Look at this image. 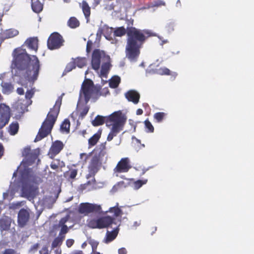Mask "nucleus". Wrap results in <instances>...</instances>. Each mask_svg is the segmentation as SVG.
Returning a JSON list of instances; mask_svg holds the SVG:
<instances>
[{"instance_id":"f257e3e1","label":"nucleus","mask_w":254,"mask_h":254,"mask_svg":"<svg viewBox=\"0 0 254 254\" xmlns=\"http://www.w3.org/2000/svg\"><path fill=\"white\" fill-rule=\"evenodd\" d=\"M11 68L14 75L20 80L27 81L32 84L37 79L40 69V61L36 56H30L25 49H14L12 53Z\"/></svg>"},{"instance_id":"f03ea898","label":"nucleus","mask_w":254,"mask_h":254,"mask_svg":"<svg viewBox=\"0 0 254 254\" xmlns=\"http://www.w3.org/2000/svg\"><path fill=\"white\" fill-rule=\"evenodd\" d=\"M127 45L126 47V57L131 62H136L140 54V49L146 40L151 36V32L147 30H140L132 27L133 20H126Z\"/></svg>"},{"instance_id":"7ed1b4c3","label":"nucleus","mask_w":254,"mask_h":254,"mask_svg":"<svg viewBox=\"0 0 254 254\" xmlns=\"http://www.w3.org/2000/svg\"><path fill=\"white\" fill-rule=\"evenodd\" d=\"M61 104L62 99L59 98L53 108L50 109L46 118L43 122L38 134L35 138V142L41 140L51 133L60 112Z\"/></svg>"},{"instance_id":"20e7f679","label":"nucleus","mask_w":254,"mask_h":254,"mask_svg":"<svg viewBox=\"0 0 254 254\" xmlns=\"http://www.w3.org/2000/svg\"><path fill=\"white\" fill-rule=\"evenodd\" d=\"M80 94L84 96L86 103L89 102L92 95H95L96 99L101 95L100 89L94 87L93 82L90 79H86L82 83Z\"/></svg>"},{"instance_id":"39448f33","label":"nucleus","mask_w":254,"mask_h":254,"mask_svg":"<svg viewBox=\"0 0 254 254\" xmlns=\"http://www.w3.org/2000/svg\"><path fill=\"white\" fill-rule=\"evenodd\" d=\"M123 116L121 111L115 112L109 116L103 117L97 115L92 121V125L94 127H97L106 124L107 127H110L114 122V120H117Z\"/></svg>"},{"instance_id":"423d86ee","label":"nucleus","mask_w":254,"mask_h":254,"mask_svg":"<svg viewBox=\"0 0 254 254\" xmlns=\"http://www.w3.org/2000/svg\"><path fill=\"white\" fill-rule=\"evenodd\" d=\"M114 220V218L110 216H106L96 219H91L88 221L87 225L89 227L92 229H103L108 228L113 223Z\"/></svg>"},{"instance_id":"0eeeda50","label":"nucleus","mask_w":254,"mask_h":254,"mask_svg":"<svg viewBox=\"0 0 254 254\" xmlns=\"http://www.w3.org/2000/svg\"><path fill=\"white\" fill-rule=\"evenodd\" d=\"M126 122V118L124 115L122 116L117 120H114L111 131L107 136V140L111 141L114 137L117 136L121 130H123L124 126Z\"/></svg>"},{"instance_id":"6e6552de","label":"nucleus","mask_w":254,"mask_h":254,"mask_svg":"<svg viewBox=\"0 0 254 254\" xmlns=\"http://www.w3.org/2000/svg\"><path fill=\"white\" fill-rule=\"evenodd\" d=\"M101 166L102 162L100 160V156L97 154L93 156L88 167L89 173L87 175V178L88 179L91 177H94L100 169Z\"/></svg>"},{"instance_id":"1a4fd4ad","label":"nucleus","mask_w":254,"mask_h":254,"mask_svg":"<svg viewBox=\"0 0 254 254\" xmlns=\"http://www.w3.org/2000/svg\"><path fill=\"white\" fill-rule=\"evenodd\" d=\"M102 57L107 58L108 59H110L109 56L106 55L104 51L98 49L94 50L91 62L92 68L94 70L97 71L99 69L101 65V59Z\"/></svg>"},{"instance_id":"9d476101","label":"nucleus","mask_w":254,"mask_h":254,"mask_svg":"<svg viewBox=\"0 0 254 254\" xmlns=\"http://www.w3.org/2000/svg\"><path fill=\"white\" fill-rule=\"evenodd\" d=\"M64 40L63 37L58 32H54L50 35L48 41L47 46L50 50L60 48L63 45Z\"/></svg>"},{"instance_id":"9b49d317","label":"nucleus","mask_w":254,"mask_h":254,"mask_svg":"<svg viewBox=\"0 0 254 254\" xmlns=\"http://www.w3.org/2000/svg\"><path fill=\"white\" fill-rule=\"evenodd\" d=\"M101 207L99 205L89 203H82L79 206L78 211L81 214L87 215L90 213L99 214L101 212Z\"/></svg>"},{"instance_id":"f8f14e48","label":"nucleus","mask_w":254,"mask_h":254,"mask_svg":"<svg viewBox=\"0 0 254 254\" xmlns=\"http://www.w3.org/2000/svg\"><path fill=\"white\" fill-rule=\"evenodd\" d=\"M10 109L5 104H0V129L8 124L11 117Z\"/></svg>"},{"instance_id":"ddd939ff","label":"nucleus","mask_w":254,"mask_h":254,"mask_svg":"<svg viewBox=\"0 0 254 254\" xmlns=\"http://www.w3.org/2000/svg\"><path fill=\"white\" fill-rule=\"evenodd\" d=\"M86 64L87 59L85 57H78L76 58H72L71 61L66 64L64 71L67 73L75 69L76 66L79 68H82Z\"/></svg>"},{"instance_id":"4468645a","label":"nucleus","mask_w":254,"mask_h":254,"mask_svg":"<svg viewBox=\"0 0 254 254\" xmlns=\"http://www.w3.org/2000/svg\"><path fill=\"white\" fill-rule=\"evenodd\" d=\"M37 190L34 186L28 184H25L22 187V196L29 200L33 199L37 194Z\"/></svg>"},{"instance_id":"2eb2a0df","label":"nucleus","mask_w":254,"mask_h":254,"mask_svg":"<svg viewBox=\"0 0 254 254\" xmlns=\"http://www.w3.org/2000/svg\"><path fill=\"white\" fill-rule=\"evenodd\" d=\"M131 168L129 159L127 157L123 158L118 163L114 171L115 173H126Z\"/></svg>"},{"instance_id":"dca6fc26","label":"nucleus","mask_w":254,"mask_h":254,"mask_svg":"<svg viewBox=\"0 0 254 254\" xmlns=\"http://www.w3.org/2000/svg\"><path fill=\"white\" fill-rule=\"evenodd\" d=\"M64 146V145L62 141L57 140L53 142L48 152L50 158L53 159L63 150Z\"/></svg>"},{"instance_id":"f3484780","label":"nucleus","mask_w":254,"mask_h":254,"mask_svg":"<svg viewBox=\"0 0 254 254\" xmlns=\"http://www.w3.org/2000/svg\"><path fill=\"white\" fill-rule=\"evenodd\" d=\"M30 214L28 211L24 208H21L18 212L17 223L19 227H24L28 222Z\"/></svg>"},{"instance_id":"a211bd4d","label":"nucleus","mask_w":254,"mask_h":254,"mask_svg":"<svg viewBox=\"0 0 254 254\" xmlns=\"http://www.w3.org/2000/svg\"><path fill=\"white\" fill-rule=\"evenodd\" d=\"M125 96L129 102L134 104H137L139 101L140 94L135 90H130L125 93Z\"/></svg>"},{"instance_id":"6ab92c4d","label":"nucleus","mask_w":254,"mask_h":254,"mask_svg":"<svg viewBox=\"0 0 254 254\" xmlns=\"http://www.w3.org/2000/svg\"><path fill=\"white\" fill-rule=\"evenodd\" d=\"M25 43L29 49L37 52L38 48V40L37 38H29L26 40Z\"/></svg>"},{"instance_id":"aec40b11","label":"nucleus","mask_w":254,"mask_h":254,"mask_svg":"<svg viewBox=\"0 0 254 254\" xmlns=\"http://www.w3.org/2000/svg\"><path fill=\"white\" fill-rule=\"evenodd\" d=\"M11 219L7 216L2 217L0 219V230L6 231L9 230L11 225Z\"/></svg>"},{"instance_id":"412c9836","label":"nucleus","mask_w":254,"mask_h":254,"mask_svg":"<svg viewBox=\"0 0 254 254\" xmlns=\"http://www.w3.org/2000/svg\"><path fill=\"white\" fill-rule=\"evenodd\" d=\"M101 134L102 130L99 129L96 133L88 139L89 147L94 146L97 144L101 137Z\"/></svg>"},{"instance_id":"4be33fe9","label":"nucleus","mask_w":254,"mask_h":254,"mask_svg":"<svg viewBox=\"0 0 254 254\" xmlns=\"http://www.w3.org/2000/svg\"><path fill=\"white\" fill-rule=\"evenodd\" d=\"M0 85L2 87V92L4 94H9L14 89L13 85L10 82L2 81Z\"/></svg>"},{"instance_id":"5701e85b","label":"nucleus","mask_w":254,"mask_h":254,"mask_svg":"<svg viewBox=\"0 0 254 254\" xmlns=\"http://www.w3.org/2000/svg\"><path fill=\"white\" fill-rule=\"evenodd\" d=\"M19 34L18 30L14 28H10L5 30L2 33V36L5 39L12 38Z\"/></svg>"},{"instance_id":"b1692460","label":"nucleus","mask_w":254,"mask_h":254,"mask_svg":"<svg viewBox=\"0 0 254 254\" xmlns=\"http://www.w3.org/2000/svg\"><path fill=\"white\" fill-rule=\"evenodd\" d=\"M19 127V124L17 122H12L7 128V131L11 135H14L18 132Z\"/></svg>"},{"instance_id":"393cba45","label":"nucleus","mask_w":254,"mask_h":254,"mask_svg":"<svg viewBox=\"0 0 254 254\" xmlns=\"http://www.w3.org/2000/svg\"><path fill=\"white\" fill-rule=\"evenodd\" d=\"M31 6L33 10L37 13L43 9V4L39 0H31Z\"/></svg>"},{"instance_id":"a878e982","label":"nucleus","mask_w":254,"mask_h":254,"mask_svg":"<svg viewBox=\"0 0 254 254\" xmlns=\"http://www.w3.org/2000/svg\"><path fill=\"white\" fill-rule=\"evenodd\" d=\"M119 229L117 228L111 232L107 231L106 236V242L109 243L113 241L117 236Z\"/></svg>"},{"instance_id":"bb28decb","label":"nucleus","mask_w":254,"mask_h":254,"mask_svg":"<svg viewBox=\"0 0 254 254\" xmlns=\"http://www.w3.org/2000/svg\"><path fill=\"white\" fill-rule=\"evenodd\" d=\"M110 67L111 64L109 62H108L103 63L101 66V69L100 71V76L106 77L110 70Z\"/></svg>"},{"instance_id":"cd10ccee","label":"nucleus","mask_w":254,"mask_h":254,"mask_svg":"<svg viewBox=\"0 0 254 254\" xmlns=\"http://www.w3.org/2000/svg\"><path fill=\"white\" fill-rule=\"evenodd\" d=\"M82 10L85 18L88 19L90 15L91 8L86 1L82 2Z\"/></svg>"},{"instance_id":"c85d7f7f","label":"nucleus","mask_w":254,"mask_h":254,"mask_svg":"<svg viewBox=\"0 0 254 254\" xmlns=\"http://www.w3.org/2000/svg\"><path fill=\"white\" fill-rule=\"evenodd\" d=\"M107 212L114 213V216L115 217H118L123 214L122 210L119 207L118 203H117L116 206L110 207Z\"/></svg>"},{"instance_id":"c756f323","label":"nucleus","mask_w":254,"mask_h":254,"mask_svg":"<svg viewBox=\"0 0 254 254\" xmlns=\"http://www.w3.org/2000/svg\"><path fill=\"white\" fill-rule=\"evenodd\" d=\"M67 25L71 28L74 29L80 25L79 20L75 17H71L67 22Z\"/></svg>"},{"instance_id":"7c9ffc66","label":"nucleus","mask_w":254,"mask_h":254,"mask_svg":"<svg viewBox=\"0 0 254 254\" xmlns=\"http://www.w3.org/2000/svg\"><path fill=\"white\" fill-rule=\"evenodd\" d=\"M70 129V122L68 119H65L61 125V130L63 132L68 133Z\"/></svg>"},{"instance_id":"2f4dec72","label":"nucleus","mask_w":254,"mask_h":254,"mask_svg":"<svg viewBox=\"0 0 254 254\" xmlns=\"http://www.w3.org/2000/svg\"><path fill=\"white\" fill-rule=\"evenodd\" d=\"M121 82V78L118 76L113 77L109 82L110 87L112 88H117Z\"/></svg>"},{"instance_id":"473e14b6","label":"nucleus","mask_w":254,"mask_h":254,"mask_svg":"<svg viewBox=\"0 0 254 254\" xmlns=\"http://www.w3.org/2000/svg\"><path fill=\"white\" fill-rule=\"evenodd\" d=\"M166 114L164 112H157L154 114L153 118L157 123L162 122L166 116Z\"/></svg>"},{"instance_id":"72a5a7b5","label":"nucleus","mask_w":254,"mask_h":254,"mask_svg":"<svg viewBox=\"0 0 254 254\" xmlns=\"http://www.w3.org/2000/svg\"><path fill=\"white\" fill-rule=\"evenodd\" d=\"M126 33H127V30L123 26L116 28L114 32V35L117 37L123 36Z\"/></svg>"},{"instance_id":"f704fd0d","label":"nucleus","mask_w":254,"mask_h":254,"mask_svg":"<svg viewBox=\"0 0 254 254\" xmlns=\"http://www.w3.org/2000/svg\"><path fill=\"white\" fill-rule=\"evenodd\" d=\"M64 166V163L63 161L61 162L59 159H57L52 162L50 165L51 168L54 170H57L60 166L63 167Z\"/></svg>"},{"instance_id":"c9c22d12","label":"nucleus","mask_w":254,"mask_h":254,"mask_svg":"<svg viewBox=\"0 0 254 254\" xmlns=\"http://www.w3.org/2000/svg\"><path fill=\"white\" fill-rule=\"evenodd\" d=\"M147 180H138L135 181L133 184V187L135 190H138L143 185L147 183Z\"/></svg>"},{"instance_id":"e433bc0d","label":"nucleus","mask_w":254,"mask_h":254,"mask_svg":"<svg viewBox=\"0 0 254 254\" xmlns=\"http://www.w3.org/2000/svg\"><path fill=\"white\" fill-rule=\"evenodd\" d=\"M64 238V236L62 237H58L56 238L52 242V248L54 249L59 246H61L63 243Z\"/></svg>"},{"instance_id":"4c0bfd02","label":"nucleus","mask_w":254,"mask_h":254,"mask_svg":"<svg viewBox=\"0 0 254 254\" xmlns=\"http://www.w3.org/2000/svg\"><path fill=\"white\" fill-rule=\"evenodd\" d=\"M126 187H127V185L124 181H120L113 186V187L112 189V191L113 192H116L119 189L123 188H126Z\"/></svg>"},{"instance_id":"58836bf2","label":"nucleus","mask_w":254,"mask_h":254,"mask_svg":"<svg viewBox=\"0 0 254 254\" xmlns=\"http://www.w3.org/2000/svg\"><path fill=\"white\" fill-rule=\"evenodd\" d=\"M144 125L145 127V129L146 130V132H153L154 131V128L153 126L150 122L148 120V119H146L144 122Z\"/></svg>"},{"instance_id":"ea45409f","label":"nucleus","mask_w":254,"mask_h":254,"mask_svg":"<svg viewBox=\"0 0 254 254\" xmlns=\"http://www.w3.org/2000/svg\"><path fill=\"white\" fill-rule=\"evenodd\" d=\"M66 174L68 177V178L74 179L77 176V170L75 169H70L68 171L66 172Z\"/></svg>"},{"instance_id":"a19ab883","label":"nucleus","mask_w":254,"mask_h":254,"mask_svg":"<svg viewBox=\"0 0 254 254\" xmlns=\"http://www.w3.org/2000/svg\"><path fill=\"white\" fill-rule=\"evenodd\" d=\"M158 73L162 75H169L171 74V72L169 69L167 67H161L158 69Z\"/></svg>"},{"instance_id":"79ce46f5","label":"nucleus","mask_w":254,"mask_h":254,"mask_svg":"<svg viewBox=\"0 0 254 254\" xmlns=\"http://www.w3.org/2000/svg\"><path fill=\"white\" fill-rule=\"evenodd\" d=\"M31 150L30 147L25 148L22 151V155L25 157H30L31 156Z\"/></svg>"},{"instance_id":"37998d69","label":"nucleus","mask_w":254,"mask_h":254,"mask_svg":"<svg viewBox=\"0 0 254 254\" xmlns=\"http://www.w3.org/2000/svg\"><path fill=\"white\" fill-rule=\"evenodd\" d=\"M34 93L35 91L33 89L28 90L25 93V98L26 99H31L33 97Z\"/></svg>"},{"instance_id":"c03bdc74","label":"nucleus","mask_w":254,"mask_h":254,"mask_svg":"<svg viewBox=\"0 0 254 254\" xmlns=\"http://www.w3.org/2000/svg\"><path fill=\"white\" fill-rule=\"evenodd\" d=\"M89 110V107L88 106H85L81 110L80 114V116L82 118H84L88 113Z\"/></svg>"},{"instance_id":"a18cd8bd","label":"nucleus","mask_w":254,"mask_h":254,"mask_svg":"<svg viewBox=\"0 0 254 254\" xmlns=\"http://www.w3.org/2000/svg\"><path fill=\"white\" fill-rule=\"evenodd\" d=\"M68 232V227L66 225H63L61 231L60 232V235L62 234H65Z\"/></svg>"},{"instance_id":"49530a36","label":"nucleus","mask_w":254,"mask_h":254,"mask_svg":"<svg viewBox=\"0 0 254 254\" xmlns=\"http://www.w3.org/2000/svg\"><path fill=\"white\" fill-rule=\"evenodd\" d=\"M92 42L90 40H88L87 42L86 45V52L89 53L90 52L92 46Z\"/></svg>"},{"instance_id":"de8ad7c7","label":"nucleus","mask_w":254,"mask_h":254,"mask_svg":"<svg viewBox=\"0 0 254 254\" xmlns=\"http://www.w3.org/2000/svg\"><path fill=\"white\" fill-rule=\"evenodd\" d=\"M15 251L12 249H6L2 252V254H15Z\"/></svg>"},{"instance_id":"09e8293b","label":"nucleus","mask_w":254,"mask_h":254,"mask_svg":"<svg viewBox=\"0 0 254 254\" xmlns=\"http://www.w3.org/2000/svg\"><path fill=\"white\" fill-rule=\"evenodd\" d=\"M40 254H49V251L48 247L45 246L43 247L42 250L39 251Z\"/></svg>"},{"instance_id":"8fccbe9b","label":"nucleus","mask_w":254,"mask_h":254,"mask_svg":"<svg viewBox=\"0 0 254 254\" xmlns=\"http://www.w3.org/2000/svg\"><path fill=\"white\" fill-rule=\"evenodd\" d=\"M74 241L73 239H67L66 241V245L68 248H70L74 244Z\"/></svg>"},{"instance_id":"3c124183","label":"nucleus","mask_w":254,"mask_h":254,"mask_svg":"<svg viewBox=\"0 0 254 254\" xmlns=\"http://www.w3.org/2000/svg\"><path fill=\"white\" fill-rule=\"evenodd\" d=\"M16 92L18 94L20 95H23L24 94V89L22 87H18L16 89Z\"/></svg>"},{"instance_id":"603ef678","label":"nucleus","mask_w":254,"mask_h":254,"mask_svg":"<svg viewBox=\"0 0 254 254\" xmlns=\"http://www.w3.org/2000/svg\"><path fill=\"white\" fill-rule=\"evenodd\" d=\"M118 253L119 254H127V252L125 248H122L119 249Z\"/></svg>"},{"instance_id":"864d4df0","label":"nucleus","mask_w":254,"mask_h":254,"mask_svg":"<svg viewBox=\"0 0 254 254\" xmlns=\"http://www.w3.org/2000/svg\"><path fill=\"white\" fill-rule=\"evenodd\" d=\"M4 148L1 143H0V158L3 155Z\"/></svg>"},{"instance_id":"5fc2aeb1","label":"nucleus","mask_w":254,"mask_h":254,"mask_svg":"<svg viewBox=\"0 0 254 254\" xmlns=\"http://www.w3.org/2000/svg\"><path fill=\"white\" fill-rule=\"evenodd\" d=\"M143 110L141 109H138L136 110V114L137 115H141L143 114Z\"/></svg>"},{"instance_id":"6e6d98bb","label":"nucleus","mask_w":254,"mask_h":254,"mask_svg":"<svg viewBox=\"0 0 254 254\" xmlns=\"http://www.w3.org/2000/svg\"><path fill=\"white\" fill-rule=\"evenodd\" d=\"M80 133L84 137V135L86 134V130H83L82 131H80Z\"/></svg>"},{"instance_id":"4d7b16f0","label":"nucleus","mask_w":254,"mask_h":254,"mask_svg":"<svg viewBox=\"0 0 254 254\" xmlns=\"http://www.w3.org/2000/svg\"><path fill=\"white\" fill-rule=\"evenodd\" d=\"M0 139H4L3 132L2 130H0Z\"/></svg>"},{"instance_id":"13d9d810","label":"nucleus","mask_w":254,"mask_h":254,"mask_svg":"<svg viewBox=\"0 0 254 254\" xmlns=\"http://www.w3.org/2000/svg\"><path fill=\"white\" fill-rule=\"evenodd\" d=\"M101 147H102V150H105L106 149V145L105 143H102L100 145Z\"/></svg>"},{"instance_id":"bf43d9fd","label":"nucleus","mask_w":254,"mask_h":254,"mask_svg":"<svg viewBox=\"0 0 254 254\" xmlns=\"http://www.w3.org/2000/svg\"><path fill=\"white\" fill-rule=\"evenodd\" d=\"M38 246H39V244H36L33 245V248L34 249H37L38 248Z\"/></svg>"},{"instance_id":"052dcab7","label":"nucleus","mask_w":254,"mask_h":254,"mask_svg":"<svg viewBox=\"0 0 254 254\" xmlns=\"http://www.w3.org/2000/svg\"><path fill=\"white\" fill-rule=\"evenodd\" d=\"M134 225H136V226H138L139 225V224H137V223L136 222H135L134 223Z\"/></svg>"},{"instance_id":"680f3d73","label":"nucleus","mask_w":254,"mask_h":254,"mask_svg":"<svg viewBox=\"0 0 254 254\" xmlns=\"http://www.w3.org/2000/svg\"><path fill=\"white\" fill-rule=\"evenodd\" d=\"M75 254H82V252H79L78 253H77Z\"/></svg>"},{"instance_id":"e2e57ef3","label":"nucleus","mask_w":254,"mask_h":254,"mask_svg":"<svg viewBox=\"0 0 254 254\" xmlns=\"http://www.w3.org/2000/svg\"><path fill=\"white\" fill-rule=\"evenodd\" d=\"M173 75L176 76L177 75V73L176 72H174L173 73Z\"/></svg>"},{"instance_id":"0e129e2a","label":"nucleus","mask_w":254,"mask_h":254,"mask_svg":"<svg viewBox=\"0 0 254 254\" xmlns=\"http://www.w3.org/2000/svg\"><path fill=\"white\" fill-rule=\"evenodd\" d=\"M1 99H2V96H1V94H0V101L1 100Z\"/></svg>"},{"instance_id":"69168bd1","label":"nucleus","mask_w":254,"mask_h":254,"mask_svg":"<svg viewBox=\"0 0 254 254\" xmlns=\"http://www.w3.org/2000/svg\"><path fill=\"white\" fill-rule=\"evenodd\" d=\"M0 21H1V16L0 15Z\"/></svg>"}]
</instances>
